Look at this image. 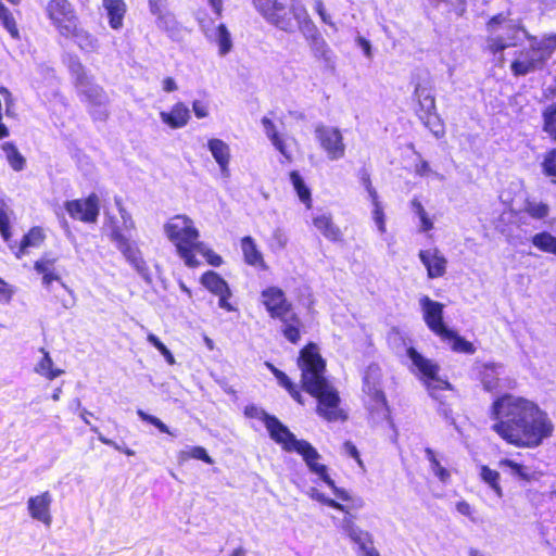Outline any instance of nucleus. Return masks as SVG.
Instances as JSON below:
<instances>
[{
	"label": "nucleus",
	"instance_id": "57",
	"mask_svg": "<svg viewBox=\"0 0 556 556\" xmlns=\"http://www.w3.org/2000/svg\"><path fill=\"white\" fill-rule=\"evenodd\" d=\"M278 383L288 390L290 395L299 403L302 404V396L301 393L296 390L292 381L289 379V377L282 372L280 374V377L277 379Z\"/></svg>",
	"mask_w": 556,
	"mask_h": 556
},
{
	"label": "nucleus",
	"instance_id": "61",
	"mask_svg": "<svg viewBox=\"0 0 556 556\" xmlns=\"http://www.w3.org/2000/svg\"><path fill=\"white\" fill-rule=\"evenodd\" d=\"M415 172L418 176H421V177H425V176H433L434 178L439 179V180H442L443 179V176L441 174H439L438 172H434L431 169L429 163L425 160H420L416 165H415Z\"/></svg>",
	"mask_w": 556,
	"mask_h": 556
},
{
	"label": "nucleus",
	"instance_id": "41",
	"mask_svg": "<svg viewBox=\"0 0 556 556\" xmlns=\"http://www.w3.org/2000/svg\"><path fill=\"white\" fill-rule=\"evenodd\" d=\"M531 242L540 251L556 255V237L552 233L539 232L532 237Z\"/></svg>",
	"mask_w": 556,
	"mask_h": 556
},
{
	"label": "nucleus",
	"instance_id": "26",
	"mask_svg": "<svg viewBox=\"0 0 556 556\" xmlns=\"http://www.w3.org/2000/svg\"><path fill=\"white\" fill-rule=\"evenodd\" d=\"M504 368L501 364L485 363L479 367V377L484 389L495 391L502 387Z\"/></svg>",
	"mask_w": 556,
	"mask_h": 556
},
{
	"label": "nucleus",
	"instance_id": "55",
	"mask_svg": "<svg viewBox=\"0 0 556 556\" xmlns=\"http://www.w3.org/2000/svg\"><path fill=\"white\" fill-rule=\"evenodd\" d=\"M137 415L139 416V418L142 421H147V422L153 425L154 427H156L162 433H167V434L174 435L173 432H170L169 428L157 417L149 415L146 412H143L142 409H138Z\"/></svg>",
	"mask_w": 556,
	"mask_h": 556
},
{
	"label": "nucleus",
	"instance_id": "24",
	"mask_svg": "<svg viewBox=\"0 0 556 556\" xmlns=\"http://www.w3.org/2000/svg\"><path fill=\"white\" fill-rule=\"evenodd\" d=\"M419 258L426 266L428 277L439 278L445 274L446 258L439 252L438 249H428L419 252Z\"/></svg>",
	"mask_w": 556,
	"mask_h": 556
},
{
	"label": "nucleus",
	"instance_id": "45",
	"mask_svg": "<svg viewBox=\"0 0 556 556\" xmlns=\"http://www.w3.org/2000/svg\"><path fill=\"white\" fill-rule=\"evenodd\" d=\"M289 237L283 227H276L267 239L268 248L274 253L283 251L288 244Z\"/></svg>",
	"mask_w": 556,
	"mask_h": 556
},
{
	"label": "nucleus",
	"instance_id": "36",
	"mask_svg": "<svg viewBox=\"0 0 556 556\" xmlns=\"http://www.w3.org/2000/svg\"><path fill=\"white\" fill-rule=\"evenodd\" d=\"M65 38H71L78 45V47L86 52H93L98 48L97 39L85 29L80 28L78 24L75 25V29Z\"/></svg>",
	"mask_w": 556,
	"mask_h": 556
},
{
	"label": "nucleus",
	"instance_id": "20",
	"mask_svg": "<svg viewBox=\"0 0 556 556\" xmlns=\"http://www.w3.org/2000/svg\"><path fill=\"white\" fill-rule=\"evenodd\" d=\"M245 415L262 420L269 432L270 438L278 444H282L292 433L275 416L268 415L264 409L256 406L245 407Z\"/></svg>",
	"mask_w": 556,
	"mask_h": 556
},
{
	"label": "nucleus",
	"instance_id": "38",
	"mask_svg": "<svg viewBox=\"0 0 556 556\" xmlns=\"http://www.w3.org/2000/svg\"><path fill=\"white\" fill-rule=\"evenodd\" d=\"M420 121L424 123V125L437 137L441 138L444 136V124L441 121L440 116L437 113V109L432 110V112L424 113L418 112L417 113Z\"/></svg>",
	"mask_w": 556,
	"mask_h": 556
},
{
	"label": "nucleus",
	"instance_id": "28",
	"mask_svg": "<svg viewBox=\"0 0 556 556\" xmlns=\"http://www.w3.org/2000/svg\"><path fill=\"white\" fill-rule=\"evenodd\" d=\"M281 326V332L283 337L291 343H298L300 340V329L302 327V321L298 314L292 309L288 314H285L283 317L277 318Z\"/></svg>",
	"mask_w": 556,
	"mask_h": 556
},
{
	"label": "nucleus",
	"instance_id": "44",
	"mask_svg": "<svg viewBox=\"0 0 556 556\" xmlns=\"http://www.w3.org/2000/svg\"><path fill=\"white\" fill-rule=\"evenodd\" d=\"M151 14L156 17V25L160 29H163L170 36L174 35L177 29V22L175 16L167 10V5L162 7L161 12Z\"/></svg>",
	"mask_w": 556,
	"mask_h": 556
},
{
	"label": "nucleus",
	"instance_id": "48",
	"mask_svg": "<svg viewBox=\"0 0 556 556\" xmlns=\"http://www.w3.org/2000/svg\"><path fill=\"white\" fill-rule=\"evenodd\" d=\"M523 212L535 219H543L549 213V207L546 203L536 200H527L525 202Z\"/></svg>",
	"mask_w": 556,
	"mask_h": 556
},
{
	"label": "nucleus",
	"instance_id": "16",
	"mask_svg": "<svg viewBox=\"0 0 556 556\" xmlns=\"http://www.w3.org/2000/svg\"><path fill=\"white\" fill-rule=\"evenodd\" d=\"M422 316L428 328L437 336H451L452 330L443 323V304L424 295L419 300Z\"/></svg>",
	"mask_w": 556,
	"mask_h": 556
},
{
	"label": "nucleus",
	"instance_id": "49",
	"mask_svg": "<svg viewBox=\"0 0 556 556\" xmlns=\"http://www.w3.org/2000/svg\"><path fill=\"white\" fill-rule=\"evenodd\" d=\"M181 460L190 458L203 460L206 464H213V459L208 456L206 450L202 446H190L179 453Z\"/></svg>",
	"mask_w": 556,
	"mask_h": 556
},
{
	"label": "nucleus",
	"instance_id": "7",
	"mask_svg": "<svg viewBox=\"0 0 556 556\" xmlns=\"http://www.w3.org/2000/svg\"><path fill=\"white\" fill-rule=\"evenodd\" d=\"M282 448L288 452H296L302 455L311 472L315 473L318 479L324 481L341 501H350L351 496L348 491L338 488L334 481L329 477L327 467L320 464V455L317 450L307 441L298 440L293 433L290 434L282 444Z\"/></svg>",
	"mask_w": 556,
	"mask_h": 556
},
{
	"label": "nucleus",
	"instance_id": "10",
	"mask_svg": "<svg viewBox=\"0 0 556 556\" xmlns=\"http://www.w3.org/2000/svg\"><path fill=\"white\" fill-rule=\"evenodd\" d=\"M342 513L343 517L333 518V523L354 546L357 556H380L375 547L372 533L361 528L356 522V516L352 515L348 508Z\"/></svg>",
	"mask_w": 556,
	"mask_h": 556
},
{
	"label": "nucleus",
	"instance_id": "47",
	"mask_svg": "<svg viewBox=\"0 0 556 556\" xmlns=\"http://www.w3.org/2000/svg\"><path fill=\"white\" fill-rule=\"evenodd\" d=\"M440 338L444 341H450L452 343V350L455 352L465 354H473L476 352L471 342L465 340L453 330L451 336H440Z\"/></svg>",
	"mask_w": 556,
	"mask_h": 556
},
{
	"label": "nucleus",
	"instance_id": "19",
	"mask_svg": "<svg viewBox=\"0 0 556 556\" xmlns=\"http://www.w3.org/2000/svg\"><path fill=\"white\" fill-rule=\"evenodd\" d=\"M65 210L74 219L94 223L99 215V199L92 193L87 199L67 201Z\"/></svg>",
	"mask_w": 556,
	"mask_h": 556
},
{
	"label": "nucleus",
	"instance_id": "37",
	"mask_svg": "<svg viewBox=\"0 0 556 556\" xmlns=\"http://www.w3.org/2000/svg\"><path fill=\"white\" fill-rule=\"evenodd\" d=\"M201 283L215 295L227 293L230 290L228 283L217 273L212 270L202 275Z\"/></svg>",
	"mask_w": 556,
	"mask_h": 556
},
{
	"label": "nucleus",
	"instance_id": "56",
	"mask_svg": "<svg viewBox=\"0 0 556 556\" xmlns=\"http://www.w3.org/2000/svg\"><path fill=\"white\" fill-rule=\"evenodd\" d=\"M372 219L375 225L380 233H384L387 231L386 227V216L383 212L382 204H376L372 207Z\"/></svg>",
	"mask_w": 556,
	"mask_h": 556
},
{
	"label": "nucleus",
	"instance_id": "29",
	"mask_svg": "<svg viewBox=\"0 0 556 556\" xmlns=\"http://www.w3.org/2000/svg\"><path fill=\"white\" fill-rule=\"evenodd\" d=\"M102 7L109 18V24L113 29L123 27L124 16L127 7L124 0H102Z\"/></svg>",
	"mask_w": 556,
	"mask_h": 556
},
{
	"label": "nucleus",
	"instance_id": "1",
	"mask_svg": "<svg viewBox=\"0 0 556 556\" xmlns=\"http://www.w3.org/2000/svg\"><path fill=\"white\" fill-rule=\"evenodd\" d=\"M492 429L507 443L518 447H536L552 435L554 426L536 404L510 394L492 405Z\"/></svg>",
	"mask_w": 556,
	"mask_h": 556
},
{
	"label": "nucleus",
	"instance_id": "62",
	"mask_svg": "<svg viewBox=\"0 0 556 556\" xmlns=\"http://www.w3.org/2000/svg\"><path fill=\"white\" fill-rule=\"evenodd\" d=\"M15 293L13 286L0 277V304H9Z\"/></svg>",
	"mask_w": 556,
	"mask_h": 556
},
{
	"label": "nucleus",
	"instance_id": "39",
	"mask_svg": "<svg viewBox=\"0 0 556 556\" xmlns=\"http://www.w3.org/2000/svg\"><path fill=\"white\" fill-rule=\"evenodd\" d=\"M270 143L280 153V163H291L293 160L292 144L294 139L282 134L276 139L271 140Z\"/></svg>",
	"mask_w": 556,
	"mask_h": 556
},
{
	"label": "nucleus",
	"instance_id": "43",
	"mask_svg": "<svg viewBox=\"0 0 556 556\" xmlns=\"http://www.w3.org/2000/svg\"><path fill=\"white\" fill-rule=\"evenodd\" d=\"M410 208H412L413 214L416 217H418V219H419V223H420L419 231H421V232L430 231L433 228V220L429 217L424 205L417 198H414L410 201Z\"/></svg>",
	"mask_w": 556,
	"mask_h": 556
},
{
	"label": "nucleus",
	"instance_id": "59",
	"mask_svg": "<svg viewBox=\"0 0 556 556\" xmlns=\"http://www.w3.org/2000/svg\"><path fill=\"white\" fill-rule=\"evenodd\" d=\"M0 233L3 240L9 243V247L13 249V245L10 243L11 230H10V220L5 211L0 208Z\"/></svg>",
	"mask_w": 556,
	"mask_h": 556
},
{
	"label": "nucleus",
	"instance_id": "63",
	"mask_svg": "<svg viewBox=\"0 0 556 556\" xmlns=\"http://www.w3.org/2000/svg\"><path fill=\"white\" fill-rule=\"evenodd\" d=\"M314 10L319 15L323 23L336 28L331 16L327 13L321 0H315Z\"/></svg>",
	"mask_w": 556,
	"mask_h": 556
},
{
	"label": "nucleus",
	"instance_id": "53",
	"mask_svg": "<svg viewBox=\"0 0 556 556\" xmlns=\"http://www.w3.org/2000/svg\"><path fill=\"white\" fill-rule=\"evenodd\" d=\"M201 249L195 247L194 248V256L197 257V254L202 255L206 262L212 266H219L222 264V257L217 255L214 251L208 249L203 242L200 241Z\"/></svg>",
	"mask_w": 556,
	"mask_h": 556
},
{
	"label": "nucleus",
	"instance_id": "14",
	"mask_svg": "<svg viewBox=\"0 0 556 556\" xmlns=\"http://www.w3.org/2000/svg\"><path fill=\"white\" fill-rule=\"evenodd\" d=\"M45 12L61 36H68L78 24L74 5L68 0H50Z\"/></svg>",
	"mask_w": 556,
	"mask_h": 556
},
{
	"label": "nucleus",
	"instance_id": "51",
	"mask_svg": "<svg viewBox=\"0 0 556 556\" xmlns=\"http://www.w3.org/2000/svg\"><path fill=\"white\" fill-rule=\"evenodd\" d=\"M147 340L150 344H152L165 358L167 364L174 365L175 357L172 352L166 348V345L153 333L149 332L147 336Z\"/></svg>",
	"mask_w": 556,
	"mask_h": 556
},
{
	"label": "nucleus",
	"instance_id": "17",
	"mask_svg": "<svg viewBox=\"0 0 556 556\" xmlns=\"http://www.w3.org/2000/svg\"><path fill=\"white\" fill-rule=\"evenodd\" d=\"M56 263V256L51 253H45L35 262L34 269L41 276V283L49 292L53 290V282H58L64 290L72 293V290L63 282Z\"/></svg>",
	"mask_w": 556,
	"mask_h": 556
},
{
	"label": "nucleus",
	"instance_id": "64",
	"mask_svg": "<svg viewBox=\"0 0 556 556\" xmlns=\"http://www.w3.org/2000/svg\"><path fill=\"white\" fill-rule=\"evenodd\" d=\"M192 110L198 118H204L208 115V105L204 101L194 100L192 102Z\"/></svg>",
	"mask_w": 556,
	"mask_h": 556
},
{
	"label": "nucleus",
	"instance_id": "5",
	"mask_svg": "<svg viewBox=\"0 0 556 556\" xmlns=\"http://www.w3.org/2000/svg\"><path fill=\"white\" fill-rule=\"evenodd\" d=\"M486 33L485 49L493 54L503 52L509 47H516L529 38L520 22L504 13L490 18Z\"/></svg>",
	"mask_w": 556,
	"mask_h": 556
},
{
	"label": "nucleus",
	"instance_id": "30",
	"mask_svg": "<svg viewBox=\"0 0 556 556\" xmlns=\"http://www.w3.org/2000/svg\"><path fill=\"white\" fill-rule=\"evenodd\" d=\"M414 99L418 103L416 112L429 113L435 110V100L432 87L428 83H418L415 86Z\"/></svg>",
	"mask_w": 556,
	"mask_h": 556
},
{
	"label": "nucleus",
	"instance_id": "4",
	"mask_svg": "<svg viewBox=\"0 0 556 556\" xmlns=\"http://www.w3.org/2000/svg\"><path fill=\"white\" fill-rule=\"evenodd\" d=\"M164 232L188 267L193 268L200 265L194 256V248L201 249L200 233L191 218L186 215L169 218L164 225Z\"/></svg>",
	"mask_w": 556,
	"mask_h": 556
},
{
	"label": "nucleus",
	"instance_id": "22",
	"mask_svg": "<svg viewBox=\"0 0 556 556\" xmlns=\"http://www.w3.org/2000/svg\"><path fill=\"white\" fill-rule=\"evenodd\" d=\"M202 31L204 33L205 38L214 42L218 46L219 55L224 56L228 54L232 49V39L229 30L224 24L207 25L205 23H201Z\"/></svg>",
	"mask_w": 556,
	"mask_h": 556
},
{
	"label": "nucleus",
	"instance_id": "12",
	"mask_svg": "<svg viewBox=\"0 0 556 556\" xmlns=\"http://www.w3.org/2000/svg\"><path fill=\"white\" fill-rule=\"evenodd\" d=\"M380 369L377 366H369L364 376L363 390L367 395V408L376 420L389 418V408L384 393L380 386Z\"/></svg>",
	"mask_w": 556,
	"mask_h": 556
},
{
	"label": "nucleus",
	"instance_id": "58",
	"mask_svg": "<svg viewBox=\"0 0 556 556\" xmlns=\"http://www.w3.org/2000/svg\"><path fill=\"white\" fill-rule=\"evenodd\" d=\"M455 509L462 516L469 518L471 522H476V509L465 500L458 501L455 504Z\"/></svg>",
	"mask_w": 556,
	"mask_h": 556
},
{
	"label": "nucleus",
	"instance_id": "60",
	"mask_svg": "<svg viewBox=\"0 0 556 556\" xmlns=\"http://www.w3.org/2000/svg\"><path fill=\"white\" fill-rule=\"evenodd\" d=\"M261 124H262L264 132L269 141H271L282 135L281 132H279L277 126L269 117L264 116L261 121Z\"/></svg>",
	"mask_w": 556,
	"mask_h": 556
},
{
	"label": "nucleus",
	"instance_id": "31",
	"mask_svg": "<svg viewBox=\"0 0 556 556\" xmlns=\"http://www.w3.org/2000/svg\"><path fill=\"white\" fill-rule=\"evenodd\" d=\"M41 357L36 362L34 371L47 380H53L64 374L61 368L54 367V363L49 352L43 348L39 350Z\"/></svg>",
	"mask_w": 556,
	"mask_h": 556
},
{
	"label": "nucleus",
	"instance_id": "21",
	"mask_svg": "<svg viewBox=\"0 0 556 556\" xmlns=\"http://www.w3.org/2000/svg\"><path fill=\"white\" fill-rule=\"evenodd\" d=\"M52 501V495L49 491H45L36 496H30L27 501V509L30 517L49 527L52 522L50 513Z\"/></svg>",
	"mask_w": 556,
	"mask_h": 556
},
{
	"label": "nucleus",
	"instance_id": "40",
	"mask_svg": "<svg viewBox=\"0 0 556 556\" xmlns=\"http://www.w3.org/2000/svg\"><path fill=\"white\" fill-rule=\"evenodd\" d=\"M426 458L430 464L431 472L444 484L451 481V472L438 459L435 453L431 448L425 450Z\"/></svg>",
	"mask_w": 556,
	"mask_h": 556
},
{
	"label": "nucleus",
	"instance_id": "35",
	"mask_svg": "<svg viewBox=\"0 0 556 556\" xmlns=\"http://www.w3.org/2000/svg\"><path fill=\"white\" fill-rule=\"evenodd\" d=\"M45 240V233L41 228H31L22 239L18 250L15 252L17 258L27 253L29 248H38Z\"/></svg>",
	"mask_w": 556,
	"mask_h": 556
},
{
	"label": "nucleus",
	"instance_id": "52",
	"mask_svg": "<svg viewBox=\"0 0 556 556\" xmlns=\"http://www.w3.org/2000/svg\"><path fill=\"white\" fill-rule=\"evenodd\" d=\"M543 173L556 182V149L549 151L542 162Z\"/></svg>",
	"mask_w": 556,
	"mask_h": 556
},
{
	"label": "nucleus",
	"instance_id": "8",
	"mask_svg": "<svg viewBox=\"0 0 556 556\" xmlns=\"http://www.w3.org/2000/svg\"><path fill=\"white\" fill-rule=\"evenodd\" d=\"M291 11L295 21V28H299L307 41L314 56L324 62L326 66L332 67L334 64L333 52L309 17L307 10L301 4H293Z\"/></svg>",
	"mask_w": 556,
	"mask_h": 556
},
{
	"label": "nucleus",
	"instance_id": "15",
	"mask_svg": "<svg viewBox=\"0 0 556 556\" xmlns=\"http://www.w3.org/2000/svg\"><path fill=\"white\" fill-rule=\"evenodd\" d=\"M315 137L329 160L337 161L345 155V143L339 128L318 125L315 128Z\"/></svg>",
	"mask_w": 556,
	"mask_h": 556
},
{
	"label": "nucleus",
	"instance_id": "25",
	"mask_svg": "<svg viewBox=\"0 0 556 556\" xmlns=\"http://www.w3.org/2000/svg\"><path fill=\"white\" fill-rule=\"evenodd\" d=\"M207 148L219 167L220 175L230 176L229 163L231 159L229 146L222 139L213 138L207 141Z\"/></svg>",
	"mask_w": 556,
	"mask_h": 556
},
{
	"label": "nucleus",
	"instance_id": "42",
	"mask_svg": "<svg viewBox=\"0 0 556 556\" xmlns=\"http://www.w3.org/2000/svg\"><path fill=\"white\" fill-rule=\"evenodd\" d=\"M1 149L8 163L14 170L18 172L24 168L25 159L12 142H4Z\"/></svg>",
	"mask_w": 556,
	"mask_h": 556
},
{
	"label": "nucleus",
	"instance_id": "46",
	"mask_svg": "<svg viewBox=\"0 0 556 556\" xmlns=\"http://www.w3.org/2000/svg\"><path fill=\"white\" fill-rule=\"evenodd\" d=\"M290 180L301 202H303L306 207L309 208L312 206L311 191L305 186L301 175L296 170H293L290 173Z\"/></svg>",
	"mask_w": 556,
	"mask_h": 556
},
{
	"label": "nucleus",
	"instance_id": "11",
	"mask_svg": "<svg viewBox=\"0 0 556 556\" xmlns=\"http://www.w3.org/2000/svg\"><path fill=\"white\" fill-rule=\"evenodd\" d=\"M407 356L417 370L420 379L426 384L431 397L443 404V396L441 395V392L450 391L451 384L446 380L439 377L438 364L422 356L414 348L407 349Z\"/></svg>",
	"mask_w": 556,
	"mask_h": 556
},
{
	"label": "nucleus",
	"instance_id": "54",
	"mask_svg": "<svg viewBox=\"0 0 556 556\" xmlns=\"http://www.w3.org/2000/svg\"><path fill=\"white\" fill-rule=\"evenodd\" d=\"M544 129L556 140V103L544 112Z\"/></svg>",
	"mask_w": 556,
	"mask_h": 556
},
{
	"label": "nucleus",
	"instance_id": "18",
	"mask_svg": "<svg viewBox=\"0 0 556 556\" xmlns=\"http://www.w3.org/2000/svg\"><path fill=\"white\" fill-rule=\"evenodd\" d=\"M261 301L269 316L274 319L283 317L285 314L293 309L285 292L278 287H267L264 289L261 292Z\"/></svg>",
	"mask_w": 556,
	"mask_h": 556
},
{
	"label": "nucleus",
	"instance_id": "34",
	"mask_svg": "<svg viewBox=\"0 0 556 556\" xmlns=\"http://www.w3.org/2000/svg\"><path fill=\"white\" fill-rule=\"evenodd\" d=\"M479 477L481 481H483L490 488L497 500L503 497L504 491L500 483L501 476L498 471L493 470L485 465H481L479 467Z\"/></svg>",
	"mask_w": 556,
	"mask_h": 556
},
{
	"label": "nucleus",
	"instance_id": "23",
	"mask_svg": "<svg viewBox=\"0 0 556 556\" xmlns=\"http://www.w3.org/2000/svg\"><path fill=\"white\" fill-rule=\"evenodd\" d=\"M190 117L188 106L181 101L176 102L169 111L160 112L161 122L170 129L184 128L189 123Z\"/></svg>",
	"mask_w": 556,
	"mask_h": 556
},
{
	"label": "nucleus",
	"instance_id": "6",
	"mask_svg": "<svg viewBox=\"0 0 556 556\" xmlns=\"http://www.w3.org/2000/svg\"><path fill=\"white\" fill-rule=\"evenodd\" d=\"M70 72L75 81V87L86 102L89 113L96 121H104L108 117V96L104 90L93 84L92 79L86 74L83 64L77 60L70 62Z\"/></svg>",
	"mask_w": 556,
	"mask_h": 556
},
{
	"label": "nucleus",
	"instance_id": "33",
	"mask_svg": "<svg viewBox=\"0 0 556 556\" xmlns=\"http://www.w3.org/2000/svg\"><path fill=\"white\" fill-rule=\"evenodd\" d=\"M241 249L244 261L252 266L265 267L262 253L258 251L255 241L252 237L247 236L241 240Z\"/></svg>",
	"mask_w": 556,
	"mask_h": 556
},
{
	"label": "nucleus",
	"instance_id": "32",
	"mask_svg": "<svg viewBox=\"0 0 556 556\" xmlns=\"http://www.w3.org/2000/svg\"><path fill=\"white\" fill-rule=\"evenodd\" d=\"M498 467L520 481L530 482L532 480H536L535 471L513 459H501L498 462Z\"/></svg>",
	"mask_w": 556,
	"mask_h": 556
},
{
	"label": "nucleus",
	"instance_id": "2",
	"mask_svg": "<svg viewBox=\"0 0 556 556\" xmlns=\"http://www.w3.org/2000/svg\"><path fill=\"white\" fill-rule=\"evenodd\" d=\"M298 365L302 372L303 388L318 400V415L328 421L344 420L346 417L339 407V394L325 378V361L315 344L309 343L302 349Z\"/></svg>",
	"mask_w": 556,
	"mask_h": 556
},
{
	"label": "nucleus",
	"instance_id": "9",
	"mask_svg": "<svg viewBox=\"0 0 556 556\" xmlns=\"http://www.w3.org/2000/svg\"><path fill=\"white\" fill-rule=\"evenodd\" d=\"M530 48L520 51L511 63V71L517 76L527 75L540 68L556 50V36L542 39L530 38Z\"/></svg>",
	"mask_w": 556,
	"mask_h": 556
},
{
	"label": "nucleus",
	"instance_id": "50",
	"mask_svg": "<svg viewBox=\"0 0 556 556\" xmlns=\"http://www.w3.org/2000/svg\"><path fill=\"white\" fill-rule=\"evenodd\" d=\"M305 494L309 496L312 500L317 501L321 504L328 505L334 509L340 511H345L346 506L340 504L339 502L327 497L325 494L319 492L316 488L311 486L305 491Z\"/></svg>",
	"mask_w": 556,
	"mask_h": 556
},
{
	"label": "nucleus",
	"instance_id": "13",
	"mask_svg": "<svg viewBox=\"0 0 556 556\" xmlns=\"http://www.w3.org/2000/svg\"><path fill=\"white\" fill-rule=\"evenodd\" d=\"M255 10L270 25L286 33L295 30L292 5L287 9L281 0H252Z\"/></svg>",
	"mask_w": 556,
	"mask_h": 556
},
{
	"label": "nucleus",
	"instance_id": "27",
	"mask_svg": "<svg viewBox=\"0 0 556 556\" xmlns=\"http://www.w3.org/2000/svg\"><path fill=\"white\" fill-rule=\"evenodd\" d=\"M313 225L330 241L341 239L340 228L333 223L332 216L326 212H318L313 216Z\"/></svg>",
	"mask_w": 556,
	"mask_h": 556
},
{
	"label": "nucleus",
	"instance_id": "3",
	"mask_svg": "<svg viewBox=\"0 0 556 556\" xmlns=\"http://www.w3.org/2000/svg\"><path fill=\"white\" fill-rule=\"evenodd\" d=\"M115 203L122 222L119 223L115 219L111 220V239L138 275L150 285L152 283L150 269L136 242L131 240V231L135 230V222L131 215L123 207L119 198H115Z\"/></svg>",
	"mask_w": 556,
	"mask_h": 556
}]
</instances>
